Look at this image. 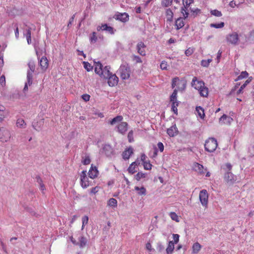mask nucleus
Segmentation results:
<instances>
[{"instance_id":"f257e3e1","label":"nucleus","mask_w":254,"mask_h":254,"mask_svg":"<svg viewBox=\"0 0 254 254\" xmlns=\"http://www.w3.org/2000/svg\"><path fill=\"white\" fill-rule=\"evenodd\" d=\"M95 72L98 74L101 78L104 79L109 77L111 73L110 71V67L108 66L103 67V65L100 62H94Z\"/></svg>"},{"instance_id":"f03ea898","label":"nucleus","mask_w":254,"mask_h":254,"mask_svg":"<svg viewBox=\"0 0 254 254\" xmlns=\"http://www.w3.org/2000/svg\"><path fill=\"white\" fill-rule=\"evenodd\" d=\"M191 86L195 89L198 90L199 93L202 97H207L208 94V88L204 86V83L202 81L197 80L196 77H194L192 80Z\"/></svg>"},{"instance_id":"7ed1b4c3","label":"nucleus","mask_w":254,"mask_h":254,"mask_svg":"<svg viewBox=\"0 0 254 254\" xmlns=\"http://www.w3.org/2000/svg\"><path fill=\"white\" fill-rule=\"evenodd\" d=\"M223 169L226 171L224 174V180L229 185L233 184L237 181V176H235L231 172L232 169V165L230 163H226Z\"/></svg>"},{"instance_id":"20e7f679","label":"nucleus","mask_w":254,"mask_h":254,"mask_svg":"<svg viewBox=\"0 0 254 254\" xmlns=\"http://www.w3.org/2000/svg\"><path fill=\"white\" fill-rule=\"evenodd\" d=\"M226 39L229 44L236 46L239 43L240 35L237 32L234 31L228 34L226 37Z\"/></svg>"},{"instance_id":"39448f33","label":"nucleus","mask_w":254,"mask_h":254,"mask_svg":"<svg viewBox=\"0 0 254 254\" xmlns=\"http://www.w3.org/2000/svg\"><path fill=\"white\" fill-rule=\"evenodd\" d=\"M121 78L123 80L127 79L130 77V70L127 64H122L119 69Z\"/></svg>"},{"instance_id":"423d86ee","label":"nucleus","mask_w":254,"mask_h":254,"mask_svg":"<svg viewBox=\"0 0 254 254\" xmlns=\"http://www.w3.org/2000/svg\"><path fill=\"white\" fill-rule=\"evenodd\" d=\"M11 136L10 131L6 127H0V141L1 142H8Z\"/></svg>"},{"instance_id":"0eeeda50","label":"nucleus","mask_w":254,"mask_h":254,"mask_svg":"<svg viewBox=\"0 0 254 254\" xmlns=\"http://www.w3.org/2000/svg\"><path fill=\"white\" fill-rule=\"evenodd\" d=\"M217 140L214 138H210L205 141V149L209 152L215 151L217 147Z\"/></svg>"},{"instance_id":"6e6552de","label":"nucleus","mask_w":254,"mask_h":254,"mask_svg":"<svg viewBox=\"0 0 254 254\" xmlns=\"http://www.w3.org/2000/svg\"><path fill=\"white\" fill-rule=\"evenodd\" d=\"M86 171H83L80 175V184L83 189L93 185L92 182L89 181L88 177L86 176Z\"/></svg>"},{"instance_id":"1a4fd4ad","label":"nucleus","mask_w":254,"mask_h":254,"mask_svg":"<svg viewBox=\"0 0 254 254\" xmlns=\"http://www.w3.org/2000/svg\"><path fill=\"white\" fill-rule=\"evenodd\" d=\"M176 86L177 87L176 89L178 91H183L186 88V84L184 81L180 80L178 77H175L172 80V87L174 88Z\"/></svg>"},{"instance_id":"9d476101","label":"nucleus","mask_w":254,"mask_h":254,"mask_svg":"<svg viewBox=\"0 0 254 254\" xmlns=\"http://www.w3.org/2000/svg\"><path fill=\"white\" fill-rule=\"evenodd\" d=\"M199 200L203 206L206 207L208 204V193L207 190H201L199 194Z\"/></svg>"},{"instance_id":"9b49d317","label":"nucleus","mask_w":254,"mask_h":254,"mask_svg":"<svg viewBox=\"0 0 254 254\" xmlns=\"http://www.w3.org/2000/svg\"><path fill=\"white\" fill-rule=\"evenodd\" d=\"M193 0H183L184 6L182 7L181 11L185 18L188 17L189 15V13L187 11V8L190 4L193 2Z\"/></svg>"},{"instance_id":"f8f14e48","label":"nucleus","mask_w":254,"mask_h":254,"mask_svg":"<svg viewBox=\"0 0 254 254\" xmlns=\"http://www.w3.org/2000/svg\"><path fill=\"white\" fill-rule=\"evenodd\" d=\"M106 79H108V83L110 86H114L118 83L119 78L115 74L111 73Z\"/></svg>"},{"instance_id":"ddd939ff","label":"nucleus","mask_w":254,"mask_h":254,"mask_svg":"<svg viewBox=\"0 0 254 254\" xmlns=\"http://www.w3.org/2000/svg\"><path fill=\"white\" fill-rule=\"evenodd\" d=\"M128 124L126 122H122L116 126L117 131L121 134H124L127 129Z\"/></svg>"},{"instance_id":"4468645a","label":"nucleus","mask_w":254,"mask_h":254,"mask_svg":"<svg viewBox=\"0 0 254 254\" xmlns=\"http://www.w3.org/2000/svg\"><path fill=\"white\" fill-rule=\"evenodd\" d=\"M29 70L27 72V78L30 80V78H33V73L34 72L35 68V64L33 61H29L28 63Z\"/></svg>"},{"instance_id":"2eb2a0df","label":"nucleus","mask_w":254,"mask_h":254,"mask_svg":"<svg viewBox=\"0 0 254 254\" xmlns=\"http://www.w3.org/2000/svg\"><path fill=\"white\" fill-rule=\"evenodd\" d=\"M102 153L105 154L107 156H111L113 153V149L109 144H105L103 146L101 151Z\"/></svg>"},{"instance_id":"dca6fc26","label":"nucleus","mask_w":254,"mask_h":254,"mask_svg":"<svg viewBox=\"0 0 254 254\" xmlns=\"http://www.w3.org/2000/svg\"><path fill=\"white\" fill-rule=\"evenodd\" d=\"M97 31H106L110 34H113L114 33V29L112 27L108 26L107 24H102L101 26H98L97 27Z\"/></svg>"},{"instance_id":"f3484780","label":"nucleus","mask_w":254,"mask_h":254,"mask_svg":"<svg viewBox=\"0 0 254 254\" xmlns=\"http://www.w3.org/2000/svg\"><path fill=\"white\" fill-rule=\"evenodd\" d=\"M192 168L193 170L200 174H204L205 171H206V169H204L203 166L198 163H194L193 164Z\"/></svg>"},{"instance_id":"a211bd4d","label":"nucleus","mask_w":254,"mask_h":254,"mask_svg":"<svg viewBox=\"0 0 254 254\" xmlns=\"http://www.w3.org/2000/svg\"><path fill=\"white\" fill-rule=\"evenodd\" d=\"M116 19L123 22H126L129 19V16L127 13H119L116 15Z\"/></svg>"},{"instance_id":"6ab92c4d","label":"nucleus","mask_w":254,"mask_h":254,"mask_svg":"<svg viewBox=\"0 0 254 254\" xmlns=\"http://www.w3.org/2000/svg\"><path fill=\"white\" fill-rule=\"evenodd\" d=\"M233 119L226 115H223L219 120V122L222 124L230 125L232 122Z\"/></svg>"},{"instance_id":"aec40b11","label":"nucleus","mask_w":254,"mask_h":254,"mask_svg":"<svg viewBox=\"0 0 254 254\" xmlns=\"http://www.w3.org/2000/svg\"><path fill=\"white\" fill-rule=\"evenodd\" d=\"M98 175V171L96 167H94L93 164L91 165V168L88 172L89 177L91 179H94L97 177Z\"/></svg>"},{"instance_id":"412c9836","label":"nucleus","mask_w":254,"mask_h":254,"mask_svg":"<svg viewBox=\"0 0 254 254\" xmlns=\"http://www.w3.org/2000/svg\"><path fill=\"white\" fill-rule=\"evenodd\" d=\"M178 128L175 125L169 128L167 131V134L170 137H173L176 135L178 134Z\"/></svg>"},{"instance_id":"4be33fe9","label":"nucleus","mask_w":254,"mask_h":254,"mask_svg":"<svg viewBox=\"0 0 254 254\" xmlns=\"http://www.w3.org/2000/svg\"><path fill=\"white\" fill-rule=\"evenodd\" d=\"M123 120V117L122 116H117L111 120H110L109 123L112 126L116 125L117 126L122 122Z\"/></svg>"},{"instance_id":"5701e85b","label":"nucleus","mask_w":254,"mask_h":254,"mask_svg":"<svg viewBox=\"0 0 254 254\" xmlns=\"http://www.w3.org/2000/svg\"><path fill=\"white\" fill-rule=\"evenodd\" d=\"M145 47L144 44L142 42L138 43L137 45V52L141 56L145 55Z\"/></svg>"},{"instance_id":"b1692460","label":"nucleus","mask_w":254,"mask_h":254,"mask_svg":"<svg viewBox=\"0 0 254 254\" xmlns=\"http://www.w3.org/2000/svg\"><path fill=\"white\" fill-rule=\"evenodd\" d=\"M40 65L43 70H45L48 66V61L46 57H43L40 61Z\"/></svg>"},{"instance_id":"393cba45","label":"nucleus","mask_w":254,"mask_h":254,"mask_svg":"<svg viewBox=\"0 0 254 254\" xmlns=\"http://www.w3.org/2000/svg\"><path fill=\"white\" fill-rule=\"evenodd\" d=\"M133 153V149L130 147L128 149H126L123 153L122 156L124 159H129L130 156Z\"/></svg>"},{"instance_id":"a878e982","label":"nucleus","mask_w":254,"mask_h":254,"mask_svg":"<svg viewBox=\"0 0 254 254\" xmlns=\"http://www.w3.org/2000/svg\"><path fill=\"white\" fill-rule=\"evenodd\" d=\"M138 164L136 161L132 163L128 168V172L131 174L134 173L136 171L135 169Z\"/></svg>"},{"instance_id":"bb28decb","label":"nucleus","mask_w":254,"mask_h":254,"mask_svg":"<svg viewBox=\"0 0 254 254\" xmlns=\"http://www.w3.org/2000/svg\"><path fill=\"white\" fill-rule=\"evenodd\" d=\"M134 190L137 191V193L139 195H145L146 194V190L143 187L139 188L138 187H135Z\"/></svg>"},{"instance_id":"cd10ccee","label":"nucleus","mask_w":254,"mask_h":254,"mask_svg":"<svg viewBox=\"0 0 254 254\" xmlns=\"http://www.w3.org/2000/svg\"><path fill=\"white\" fill-rule=\"evenodd\" d=\"M176 26L177 29H180L184 26V22L182 18H179L176 20Z\"/></svg>"},{"instance_id":"c85d7f7f","label":"nucleus","mask_w":254,"mask_h":254,"mask_svg":"<svg viewBox=\"0 0 254 254\" xmlns=\"http://www.w3.org/2000/svg\"><path fill=\"white\" fill-rule=\"evenodd\" d=\"M117 200L116 199L111 198L108 201L107 204L110 207L115 208L117 206Z\"/></svg>"},{"instance_id":"c756f323","label":"nucleus","mask_w":254,"mask_h":254,"mask_svg":"<svg viewBox=\"0 0 254 254\" xmlns=\"http://www.w3.org/2000/svg\"><path fill=\"white\" fill-rule=\"evenodd\" d=\"M201 249V245L197 242L195 243L192 246V253L197 254Z\"/></svg>"},{"instance_id":"7c9ffc66","label":"nucleus","mask_w":254,"mask_h":254,"mask_svg":"<svg viewBox=\"0 0 254 254\" xmlns=\"http://www.w3.org/2000/svg\"><path fill=\"white\" fill-rule=\"evenodd\" d=\"M16 126L20 128H25L26 127V123L22 119H18L16 121Z\"/></svg>"},{"instance_id":"2f4dec72","label":"nucleus","mask_w":254,"mask_h":254,"mask_svg":"<svg viewBox=\"0 0 254 254\" xmlns=\"http://www.w3.org/2000/svg\"><path fill=\"white\" fill-rule=\"evenodd\" d=\"M166 15L167 16V20L171 21L173 17V13L170 8L167 9L166 11Z\"/></svg>"},{"instance_id":"473e14b6","label":"nucleus","mask_w":254,"mask_h":254,"mask_svg":"<svg viewBox=\"0 0 254 254\" xmlns=\"http://www.w3.org/2000/svg\"><path fill=\"white\" fill-rule=\"evenodd\" d=\"M196 111L197 112L198 115L201 119H203L204 117L205 114L204 112V110L201 107H196Z\"/></svg>"},{"instance_id":"72a5a7b5","label":"nucleus","mask_w":254,"mask_h":254,"mask_svg":"<svg viewBox=\"0 0 254 254\" xmlns=\"http://www.w3.org/2000/svg\"><path fill=\"white\" fill-rule=\"evenodd\" d=\"M174 249V243L172 241H170L169 243L168 246L166 249V252L168 254H171Z\"/></svg>"},{"instance_id":"f704fd0d","label":"nucleus","mask_w":254,"mask_h":254,"mask_svg":"<svg viewBox=\"0 0 254 254\" xmlns=\"http://www.w3.org/2000/svg\"><path fill=\"white\" fill-rule=\"evenodd\" d=\"M79 245L80 248H83L86 246L87 243L86 239L83 237H80L79 239Z\"/></svg>"},{"instance_id":"c9c22d12","label":"nucleus","mask_w":254,"mask_h":254,"mask_svg":"<svg viewBox=\"0 0 254 254\" xmlns=\"http://www.w3.org/2000/svg\"><path fill=\"white\" fill-rule=\"evenodd\" d=\"M146 176V173H143L142 172H138L135 176V178L137 181H139L141 179L145 178Z\"/></svg>"},{"instance_id":"e433bc0d","label":"nucleus","mask_w":254,"mask_h":254,"mask_svg":"<svg viewBox=\"0 0 254 254\" xmlns=\"http://www.w3.org/2000/svg\"><path fill=\"white\" fill-rule=\"evenodd\" d=\"M248 73L246 71H242L240 75H239L237 78L235 80L236 81L241 80L244 78H246L248 76Z\"/></svg>"},{"instance_id":"4c0bfd02","label":"nucleus","mask_w":254,"mask_h":254,"mask_svg":"<svg viewBox=\"0 0 254 254\" xmlns=\"http://www.w3.org/2000/svg\"><path fill=\"white\" fill-rule=\"evenodd\" d=\"M90 42L91 43H94L96 42L97 40V37L96 36V33L93 32L90 36L89 38Z\"/></svg>"},{"instance_id":"58836bf2","label":"nucleus","mask_w":254,"mask_h":254,"mask_svg":"<svg viewBox=\"0 0 254 254\" xmlns=\"http://www.w3.org/2000/svg\"><path fill=\"white\" fill-rule=\"evenodd\" d=\"M32 83V78H30V80L27 78V81L25 83L24 87L23 88V92H25L28 90V87L30 86Z\"/></svg>"},{"instance_id":"ea45409f","label":"nucleus","mask_w":254,"mask_h":254,"mask_svg":"<svg viewBox=\"0 0 254 254\" xmlns=\"http://www.w3.org/2000/svg\"><path fill=\"white\" fill-rule=\"evenodd\" d=\"M211 62L212 59H211L207 60H203L201 62V65L203 67H208Z\"/></svg>"},{"instance_id":"a19ab883","label":"nucleus","mask_w":254,"mask_h":254,"mask_svg":"<svg viewBox=\"0 0 254 254\" xmlns=\"http://www.w3.org/2000/svg\"><path fill=\"white\" fill-rule=\"evenodd\" d=\"M224 26V23L222 22L219 23H212L210 24V27L215 28H221Z\"/></svg>"},{"instance_id":"79ce46f5","label":"nucleus","mask_w":254,"mask_h":254,"mask_svg":"<svg viewBox=\"0 0 254 254\" xmlns=\"http://www.w3.org/2000/svg\"><path fill=\"white\" fill-rule=\"evenodd\" d=\"M169 215L173 220H174L177 222H179L178 216L176 214V213L172 212L170 213Z\"/></svg>"},{"instance_id":"37998d69","label":"nucleus","mask_w":254,"mask_h":254,"mask_svg":"<svg viewBox=\"0 0 254 254\" xmlns=\"http://www.w3.org/2000/svg\"><path fill=\"white\" fill-rule=\"evenodd\" d=\"M179 103H175V102L172 103V107L171 109L172 111L176 115L178 114V109L177 107L179 106Z\"/></svg>"},{"instance_id":"c03bdc74","label":"nucleus","mask_w":254,"mask_h":254,"mask_svg":"<svg viewBox=\"0 0 254 254\" xmlns=\"http://www.w3.org/2000/svg\"><path fill=\"white\" fill-rule=\"evenodd\" d=\"M84 67L87 70V71H90L92 69V66L88 62H83V63Z\"/></svg>"},{"instance_id":"a18cd8bd","label":"nucleus","mask_w":254,"mask_h":254,"mask_svg":"<svg viewBox=\"0 0 254 254\" xmlns=\"http://www.w3.org/2000/svg\"><path fill=\"white\" fill-rule=\"evenodd\" d=\"M127 138L129 142H132L134 141L133 139V132L132 130L129 131L127 135Z\"/></svg>"},{"instance_id":"49530a36","label":"nucleus","mask_w":254,"mask_h":254,"mask_svg":"<svg viewBox=\"0 0 254 254\" xmlns=\"http://www.w3.org/2000/svg\"><path fill=\"white\" fill-rule=\"evenodd\" d=\"M143 165L144 167V169L146 170H149L151 169L152 165L150 164L149 162H144V163H143Z\"/></svg>"},{"instance_id":"de8ad7c7","label":"nucleus","mask_w":254,"mask_h":254,"mask_svg":"<svg viewBox=\"0 0 254 254\" xmlns=\"http://www.w3.org/2000/svg\"><path fill=\"white\" fill-rule=\"evenodd\" d=\"M211 14L217 17H220L222 16V13L221 11L216 9L211 10Z\"/></svg>"},{"instance_id":"09e8293b","label":"nucleus","mask_w":254,"mask_h":254,"mask_svg":"<svg viewBox=\"0 0 254 254\" xmlns=\"http://www.w3.org/2000/svg\"><path fill=\"white\" fill-rule=\"evenodd\" d=\"M88 222V217L87 216H84L82 218V229H83V227L87 224Z\"/></svg>"},{"instance_id":"8fccbe9b","label":"nucleus","mask_w":254,"mask_h":254,"mask_svg":"<svg viewBox=\"0 0 254 254\" xmlns=\"http://www.w3.org/2000/svg\"><path fill=\"white\" fill-rule=\"evenodd\" d=\"M173 0H163L162 2V4L163 6L167 7L170 5Z\"/></svg>"},{"instance_id":"3c124183","label":"nucleus","mask_w":254,"mask_h":254,"mask_svg":"<svg viewBox=\"0 0 254 254\" xmlns=\"http://www.w3.org/2000/svg\"><path fill=\"white\" fill-rule=\"evenodd\" d=\"M167 63L165 61H163L160 64V68L162 70H167Z\"/></svg>"},{"instance_id":"603ef678","label":"nucleus","mask_w":254,"mask_h":254,"mask_svg":"<svg viewBox=\"0 0 254 254\" xmlns=\"http://www.w3.org/2000/svg\"><path fill=\"white\" fill-rule=\"evenodd\" d=\"M132 60L136 63H142V61H141L140 58L139 57L137 56L133 55L132 56Z\"/></svg>"},{"instance_id":"864d4df0","label":"nucleus","mask_w":254,"mask_h":254,"mask_svg":"<svg viewBox=\"0 0 254 254\" xmlns=\"http://www.w3.org/2000/svg\"><path fill=\"white\" fill-rule=\"evenodd\" d=\"M91 162L89 156H87L85 157V158L83 160L82 163L84 165H88Z\"/></svg>"},{"instance_id":"5fc2aeb1","label":"nucleus","mask_w":254,"mask_h":254,"mask_svg":"<svg viewBox=\"0 0 254 254\" xmlns=\"http://www.w3.org/2000/svg\"><path fill=\"white\" fill-rule=\"evenodd\" d=\"M0 82L2 86H4L5 85V78L4 75H2L0 77Z\"/></svg>"},{"instance_id":"6e6d98bb","label":"nucleus","mask_w":254,"mask_h":254,"mask_svg":"<svg viewBox=\"0 0 254 254\" xmlns=\"http://www.w3.org/2000/svg\"><path fill=\"white\" fill-rule=\"evenodd\" d=\"M99 188L97 186L92 188L90 191V193L95 194L99 191Z\"/></svg>"},{"instance_id":"4d7b16f0","label":"nucleus","mask_w":254,"mask_h":254,"mask_svg":"<svg viewBox=\"0 0 254 254\" xmlns=\"http://www.w3.org/2000/svg\"><path fill=\"white\" fill-rule=\"evenodd\" d=\"M177 94H178V90L177 89H175L172 93V95L170 96V98H177Z\"/></svg>"},{"instance_id":"13d9d810","label":"nucleus","mask_w":254,"mask_h":254,"mask_svg":"<svg viewBox=\"0 0 254 254\" xmlns=\"http://www.w3.org/2000/svg\"><path fill=\"white\" fill-rule=\"evenodd\" d=\"M157 147H158V148L159 149V150L160 151V152H163V150H164V145L161 142H159L157 143Z\"/></svg>"},{"instance_id":"bf43d9fd","label":"nucleus","mask_w":254,"mask_h":254,"mask_svg":"<svg viewBox=\"0 0 254 254\" xmlns=\"http://www.w3.org/2000/svg\"><path fill=\"white\" fill-rule=\"evenodd\" d=\"M90 96L88 94H83L82 96V98L85 101H88L90 100Z\"/></svg>"},{"instance_id":"052dcab7","label":"nucleus","mask_w":254,"mask_h":254,"mask_svg":"<svg viewBox=\"0 0 254 254\" xmlns=\"http://www.w3.org/2000/svg\"><path fill=\"white\" fill-rule=\"evenodd\" d=\"M173 239L174 240V242L176 244L177 243L179 240V235L178 234H173Z\"/></svg>"},{"instance_id":"680f3d73","label":"nucleus","mask_w":254,"mask_h":254,"mask_svg":"<svg viewBox=\"0 0 254 254\" xmlns=\"http://www.w3.org/2000/svg\"><path fill=\"white\" fill-rule=\"evenodd\" d=\"M193 51L192 49L189 48L185 51V54L187 56H189L192 54Z\"/></svg>"},{"instance_id":"e2e57ef3","label":"nucleus","mask_w":254,"mask_h":254,"mask_svg":"<svg viewBox=\"0 0 254 254\" xmlns=\"http://www.w3.org/2000/svg\"><path fill=\"white\" fill-rule=\"evenodd\" d=\"M74 17H75V14L73 15L70 18L69 20V22L68 23V24H67V26L68 27H69V26L70 25H71V24L72 23V22H73V20H74Z\"/></svg>"},{"instance_id":"0e129e2a","label":"nucleus","mask_w":254,"mask_h":254,"mask_svg":"<svg viewBox=\"0 0 254 254\" xmlns=\"http://www.w3.org/2000/svg\"><path fill=\"white\" fill-rule=\"evenodd\" d=\"M146 248L147 250H148L149 251H152V246H151V244L150 243H147L146 244Z\"/></svg>"},{"instance_id":"69168bd1","label":"nucleus","mask_w":254,"mask_h":254,"mask_svg":"<svg viewBox=\"0 0 254 254\" xmlns=\"http://www.w3.org/2000/svg\"><path fill=\"white\" fill-rule=\"evenodd\" d=\"M25 36L26 38H28L29 39L31 37V30L30 29H28L27 30L26 33L25 34Z\"/></svg>"},{"instance_id":"338daca9","label":"nucleus","mask_w":254,"mask_h":254,"mask_svg":"<svg viewBox=\"0 0 254 254\" xmlns=\"http://www.w3.org/2000/svg\"><path fill=\"white\" fill-rule=\"evenodd\" d=\"M5 108L0 104V113L5 114Z\"/></svg>"},{"instance_id":"774afa93","label":"nucleus","mask_w":254,"mask_h":254,"mask_svg":"<svg viewBox=\"0 0 254 254\" xmlns=\"http://www.w3.org/2000/svg\"><path fill=\"white\" fill-rule=\"evenodd\" d=\"M245 87H246L245 85H243H243L240 87V89L238 90V91H237V93H238V94H240V93H241L242 92L243 90Z\"/></svg>"}]
</instances>
